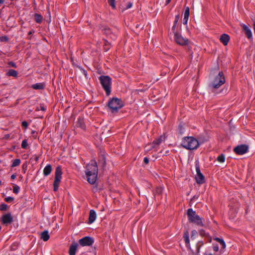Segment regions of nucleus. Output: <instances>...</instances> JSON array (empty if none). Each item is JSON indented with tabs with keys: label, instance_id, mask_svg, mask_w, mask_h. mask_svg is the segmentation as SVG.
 I'll return each mask as SVG.
<instances>
[{
	"label": "nucleus",
	"instance_id": "nucleus-1",
	"mask_svg": "<svg viewBox=\"0 0 255 255\" xmlns=\"http://www.w3.org/2000/svg\"><path fill=\"white\" fill-rule=\"evenodd\" d=\"M98 169L97 163L95 160H91L86 166L85 174L88 182L91 184H94L97 179Z\"/></svg>",
	"mask_w": 255,
	"mask_h": 255
},
{
	"label": "nucleus",
	"instance_id": "nucleus-2",
	"mask_svg": "<svg viewBox=\"0 0 255 255\" xmlns=\"http://www.w3.org/2000/svg\"><path fill=\"white\" fill-rule=\"evenodd\" d=\"M225 77L223 72H219L217 74L210 76V83L209 85L210 89L212 92L219 88L225 83Z\"/></svg>",
	"mask_w": 255,
	"mask_h": 255
},
{
	"label": "nucleus",
	"instance_id": "nucleus-3",
	"mask_svg": "<svg viewBox=\"0 0 255 255\" xmlns=\"http://www.w3.org/2000/svg\"><path fill=\"white\" fill-rule=\"evenodd\" d=\"M181 145L185 149L194 150L198 147L199 143L198 140L194 137L187 136L182 139Z\"/></svg>",
	"mask_w": 255,
	"mask_h": 255
},
{
	"label": "nucleus",
	"instance_id": "nucleus-4",
	"mask_svg": "<svg viewBox=\"0 0 255 255\" xmlns=\"http://www.w3.org/2000/svg\"><path fill=\"white\" fill-rule=\"evenodd\" d=\"M187 215L188 221L190 223H193L199 227H203L204 226L203 219L198 215L196 212L192 208H189L187 210Z\"/></svg>",
	"mask_w": 255,
	"mask_h": 255
},
{
	"label": "nucleus",
	"instance_id": "nucleus-5",
	"mask_svg": "<svg viewBox=\"0 0 255 255\" xmlns=\"http://www.w3.org/2000/svg\"><path fill=\"white\" fill-rule=\"evenodd\" d=\"M99 79L106 95L109 96L111 93L112 79L109 76L102 75Z\"/></svg>",
	"mask_w": 255,
	"mask_h": 255
},
{
	"label": "nucleus",
	"instance_id": "nucleus-6",
	"mask_svg": "<svg viewBox=\"0 0 255 255\" xmlns=\"http://www.w3.org/2000/svg\"><path fill=\"white\" fill-rule=\"evenodd\" d=\"M108 106L112 112H117L124 106L123 102L118 98H113L108 103Z\"/></svg>",
	"mask_w": 255,
	"mask_h": 255
},
{
	"label": "nucleus",
	"instance_id": "nucleus-7",
	"mask_svg": "<svg viewBox=\"0 0 255 255\" xmlns=\"http://www.w3.org/2000/svg\"><path fill=\"white\" fill-rule=\"evenodd\" d=\"M62 171L60 166H57L55 172V179L53 183V189L57 191L58 189L62 178Z\"/></svg>",
	"mask_w": 255,
	"mask_h": 255
},
{
	"label": "nucleus",
	"instance_id": "nucleus-8",
	"mask_svg": "<svg viewBox=\"0 0 255 255\" xmlns=\"http://www.w3.org/2000/svg\"><path fill=\"white\" fill-rule=\"evenodd\" d=\"M174 39L177 44L180 45H186L188 44L189 40L187 38L183 37L177 32H174Z\"/></svg>",
	"mask_w": 255,
	"mask_h": 255
},
{
	"label": "nucleus",
	"instance_id": "nucleus-9",
	"mask_svg": "<svg viewBox=\"0 0 255 255\" xmlns=\"http://www.w3.org/2000/svg\"><path fill=\"white\" fill-rule=\"evenodd\" d=\"M196 175L195 179L196 182L199 184H202L205 182V177L203 174L201 172L199 165L196 163Z\"/></svg>",
	"mask_w": 255,
	"mask_h": 255
},
{
	"label": "nucleus",
	"instance_id": "nucleus-10",
	"mask_svg": "<svg viewBox=\"0 0 255 255\" xmlns=\"http://www.w3.org/2000/svg\"><path fill=\"white\" fill-rule=\"evenodd\" d=\"M94 242V239L89 236L85 237L79 241V244L82 247L92 246Z\"/></svg>",
	"mask_w": 255,
	"mask_h": 255
},
{
	"label": "nucleus",
	"instance_id": "nucleus-11",
	"mask_svg": "<svg viewBox=\"0 0 255 255\" xmlns=\"http://www.w3.org/2000/svg\"><path fill=\"white\" fill-rule=\"evenodd\" d=\"M249 146L246 144H241L237 146L234 149V152L239 155H243L248 152Z\"/></svg>",
	"mask_w": 255,
	"mask_h": 255
},
{
	"label": "nucleus",
	"instance_id": "nucleus-12",
	"mask_svg": "<svg viewBox=\"0 0 255 255\" xmlns=\"http://www.w3.org/2000/svg\"><path fill=\"white\" fill-rule=\"evenodd\" d=\"M1 221L4 225H7L13 222V217L10 213H7L1 217Z\"/></svg>",
	"mask_w": 255,
	"mask_h": 255
},
{
	"label": "nucleus",
	"instance_id": "nucleus-13",
	"mask_svg": "<svg viewBox=\"0 0 255 255\" xmlns=\"http://www.w3.org/2000/svg\"><path fill=\"white\" fill-rule=\"evenodd\" d=\"M103 31L106 35L109 36L111 39L114 40L116 39V35L112 33L110 28L108 27H104L103 29Z\"/></svg>",
	"mask_w": 255,
	"mask_h": 255
},
{
	"label": "nucleus",
	"instance_id": "nucleus-14",
	"mask_svg": "<svg viewBox=\"0 0 255 255\" xmlns=\"http://www.w3.org/2000/svg\"><path fill=\"white\" fill-rule=\"evenodd\" d=\"M241 26L245 31L246 34L248 38H251L253 37L252 32L250 28L245 24H242Z\"/></svg>",
	"mask_w": 255,
	"mask_h": 255
},
{
	"label": "nucleus",
	"instance_id": "nucleus-15",
	"mask_svg": "<svg viewBox=\"0 0 255 255\" xmlns=\"http://www.w3.org/2000/svg\"><path fill=\"white\" fill-rule=\"evenodd\" d=\"M96 217L97 215L96 212L94 210H91L90 211L88 223H93L96 220Z\"/></svg>",
	"mask_w": 255,
	"mask_h": 255
},
{
	"label": "nucleus",
	"instance_id": "nucleus-16",
	"mask_svg": "<svg viewBox=\"0 0 255 255\" xmlns=\"http://www.w3.org/2000/svg\"><path fill=\"white\" fill-rule=\"evenodd\" d=\"M220 40L224 45H227L230 40V36L227 34H223L221 36Z\"/></svg>",
	"mask_w": 255,
	"mask_h": 255
},
{
	"label": "nucleus",
	"instance_id": "nucleus-17",
	"mask_svg": "<svg viewBox=\"0 0 255 255\" xmlns=\"http://www.w3.org/2000/svg\"><path fill=\"white\" fill-rule=\"evenodd\" d=\"M99 164L103 167H104L106 165V157L104 153L101 154L99 159Z\"/></svg>",
	"mask_w": 255,
	"mask_h": 255
},
{
	"label": "nucleus",
	"instance_id": "nucleus-18",
	"mask_svg": "<svg viewBox=\"0 0 255 255\" xmlns=\"http://www.w3.org/2000/svg\"><path fill=\"white\" fill-rule=\"evenodd\" d=\"M78 244L77 243L73 244L69 248V255H76L77 249L78 247Z\"/></svg>",
	"mask_w": 255,
	"mask_h": 255
},
{
	"label": "nucleus",
	"instance_id": "nucleus-19",
	"mask_svg": "<svg viewBox=\"0 0 255 255\" xmlns=\"http://www.w3.org/2000/svg\"><path fill=\"white\" fill-rule=\"evenodd\" d=\"M164 138L161 136L159 138L155 139L153 142H152V147H154L156 145H159L161 143L163 142L164 140Z\"/></svg>",
	"mask_w": 255,
	"mask_h": 255
},
{
	"label": "nucleus",
	"instance_id": "nucleus-20",
	"mask_svg": "<svg viewBox=\"0 0 255 255\" xmlns=\"http://www.w3.org/2000/svg\"><path fill=\"white\" fill-rule=\"evenodd\" d=\"M183 238L187 247L190 246L189 235L187 231H186L183 235Z\"/></svg>",
	"mask_w": 255,
	"mask_h": 255
},
{
	"label": "nucleus",
	"instance_id": "nucleus-21",
	"mask_svg": "<svg viewBox=\"0 0 255 255\" xmlns=\"http://www.w3.org/2000/svg\"><path fill=\"white\" fill-rule=\"evenodd\" d=\"M214 240L218 242L221 245H222V247L223 249H225L226 248V243L222 238L215 237L214 238Z\"/></svg>",
	"mask_w": 255,
	"mask_h": 255
},
{
	"label": "nucleus",
	"instance_id": "nucleus-22",
	"mask_svg": "<svg viewBox=\"0 0 255 255\" xmlns=\"http://www.w3.org/2000/svg\"><path fill=\"white\" fill-rule=\"evenodd\" d=\"M179 19V15H176L175 17V19H174V21L173 25V26L172 27V28H171V30H172L173 33L177 32L175 30V29L176 28L177 24V22H178Z\"/></svg>",
	"mask_w": 255,
	"mask_h": 255
},
{
	"label": "nucleus",
	"instance_id": "nucleus-23",
	"mask_svg": "<svg viewBox=\"0 0 255 255\" xmlns=\"http://www.w3.org/2000/svg\"><path fill=\"white\" fill-rule=\"evenodd\" d=\"M31 87L34 89L40 90L44 88V85L42 83H36L31 86Z\"/></svg>",
	"mask_w": 255,
	"mask_h": 255
},
{
	"label": "nucleus",
	"instance_id": "nucleus-24",
	"mask_svg": "<svg viewBox=\"0 0 255 255\" xmlns=\"http://www.w3.org/2000/svg\"><path fill=\"white\" fill-rule=\"evenodd\" d=\"M6 75L9 76L16 77L17 76V72L14 70L10 69L7 72Z\"/></svg>",
	"mask_w": 255,
	"mask_h": 255
},
{
	"label": "nucleus",
	"instance_id": "nucleus-25",
	"mask_svg": "<svg viewBox=\"0 0 255 255\" xmlns=\"http://www.w3.org/2000/svg\"><path fill=\"white\" fill-rule=\"evenodd\" d=\"M41 238L44 241H48V231L47 230L44 231L41 234Z\"/></svg>",
	"mask_w": 255,
	"mask_h": 255
},
{
	"label": "nucleus",
	"instance_id": "nucleus-26",
	"mask_svg": "<svg viewBox=\"0 0 255 255\" xmlns=\"http://www.w3.org/2000/svg\"><path fill=\"white\" fill-rule=\"evenodd\" d=\"M190 9L189 7H186L184 13V18H189Z\"/></svg>",
	"mask_w": 255,
	"mask_h": 255
},
{
	"label": "nucleus",
	"instance_id": "nucleus-27",
	"mask_svg": "<svg viewBox=\"0 0 255 255\" xmlns=\"http://www.w3.org/2000/svg\"><path fill=\"white\" fill-rule=\"evenodd\" d=\"M217 160L219 162H221V163L224 162L225 161V157L224 154H222L220 155L217 157Z\"/></svg>",
	"mask_w": 255,
	"mask_h": 255
},
{
	"label": "nucleus",
	"instance_id": "nucleus-28",
	"mask_svg": "<svg viewBox=\"0 0 255 255\" xmlns=\"http://www.w3.org/2000/svg\"><path fill=\"white\" fill-rule=\"evenodd\" d=\"M163 191V188L162 187H157L154 190V193L156 195H159L161 194Z\"/></svg>",
	"mask_w": 255,
	"mask_h": 255
},
{
	"label": "nucleus",
	"instance_id": "nucleus-29",
	"mask_svg": "<svg viewBox=\"0 0 255 255\" xmlns=\"http://www.w3.org/2000/svg\"><path fill=\"white\" fill-rule=\"evenodd\" d=\"M20 160L19 159H15L13 161L12 167H15L19 165Z\"/></svg>",
	"mask_w": 255,
	"mask_h": 255
},
{
	"label": "nucleus",
	"instance_id": "nucleus-30",
	"mask_svg": "<svg viewBox=\"0 0 255 255\" xmlns=\"http://www.w3.org/2000/svg\"><path fill=\"white\" fill-rule=\"evenodd\" d=\"M42 16L38 14H35V19L37 22L40 23L42 20Z\"/></svg>",
	"mask_w": 255,
	"mask_h": 255
},
{
	"label": "nucleus",
	"instance_id": "nucleus-31",
	"mask_svg": "<svg viewBox=\"0 0 255 255\" xmlns=\"http://www.w3.org/2000/svg\"><path fill=\"white\" fill-rule=\"evenodd\" d=\"M77 126L80 127L82 128H84L85 127L84 124L83 123L82 121L80 119H79L78 121Z\"/></svg>",
	"mask_w": 255,
	"mask_h": 255
},
{
	"label": "nucleus",
	"instance_id": "nucleus-32",
	"mask_svg": "<svg viewBox=\"0 0 255 255\" xmlns=\"http://www.w3.org/2000/svg\"><path fill=\"white\" fill-rule=\"evenodd\" d=\"M19 187L16 185H14L13 186V192L15 194H17L19 191Z\"/></svg>",
	"mask_w": 255,
	"mask_h": 255
},
{
	"label": "nucleus",
	"instance_id": "nucleus-33",
	"mask_svg": "<svg viewBox=\"0 0 255 255\" xmlns=\"http://www.w3.org/2000/svg\"><path fill=\"white\" fill-rule=\"evenodd\" d=\"M109 4L115 9L116 8L115 0H108Z\"/></svg>",
	"mask_w": 255,
	"mask_h": 255
},
{
	"label": "nucleus",
	"instance_id": "nucleus-34",
	"mask_svg": "<svg viewBox=\"0 0 255 255\" xmlns=\"http://www.w3.org/2000/svg\"><path fill=\"white\" fill-rule=\"evenodd\" d=\"M198 233L196 230H193L191 232V238L193 240L195 238L196 236H197Z\"/></svg>",
	"mask_w": 255,
	"mask_h": 255
},
{
	"label": "nucleus",
	"instance_id": "nucleus-35",
	"mask_svg": "<svg viewBox=\"0 0 255 255\" xmlns=\"http://www.w3.org/2000/svg\"><path fill=\"white\" fill-rule=\"evenodd\" d=\"M21 147L24 149H25L27 148V141L26 140H23L22 141V143H21Z\"/></svg>",
	"mask_w": 255,
	"mask_h": 255
},
{
	"label": "nucleus",
	"instance_id": "nucleus-36",
	"mask_svg": "<svg viewBox=\"0 0 255 255\" xmlns=\"http://www.w3.org/2000/svg\"><path fill=\"white\" fill-rule=\"evenodd\" d=\"M7 206L6 204H2L0 206V210L1 211H5L7 209Z\"/></svg>",
	"mask_w": 255,
	"mask_h": 255
},
{
	"label": "nucleus",
	"instance_id": "nucleus-37",
	"mask_svg": "<svg viewBox=\"0 0 255 255\" xmlns=\"http://www.w3.org/2000/svg\"><path fill=\"white\" fill-rule=\"evenodd\" d=\"M80 70V71L86 77H87V71H86L84 69L81 68V67H80L79 68Z\"/></svg>",
	"mask_w": 255,
	"mask_h": 255
},
{
	"label": "nucleus",
	"instance_id": "nucleus-38",
	"mask_svg": "<svg viewBox=\"0 0 255 255\" xmlns=\"http://www.w3.org/2000/svg\"><path fill=\"white\" fill-rule=\"evenodd\" d=\"M13 198L11 197H6L5 198V201L6 202H12L13 200Z\"/></svg>",
	"mask_w": 255,
	"mask_h": 255
},
{
	"label": "nucleus",
	"instance_id": "nucleus-39",
	"mask_svg": "<svg viewBox=\"0 0 255 255\" xmlns=\"http://www.w3.org/2000/svg\"><path fill=\"white\" fill-rule=\"evenodd\" d=\"M0 40L1 41L6 42L8 40V38L7 36H1L0 37Z\"/></svg>",
	"mask_w": 255,
	"mask_h": 255
},
{
	"label": "nucleus",
	"instance_id": "nucleus-40",
	"mask_svg": "<svg viewBox=\"0 0 255 255\" xmlns=\"http://www.w3.org/2000/svg\"><path fill=\"white\" fill-rule=\"evenodd\" d=\"M213 249L215 252H218L219 251V247L217 244L213 245Z\"/></svg>",
	"mask_w": 255,
	"mask_h": 255
},
{
	"label": "nucleus",
	"instance_id": "nucleus-41",
	"mask_svg": "<svg viewBox=\"0 0 255 255\" xmlns=\"http://www.w3.org/2000/svg\"><path fill=\"white\" fill-rule=\"evenodd\" d=\"M43 173L45 175H48V165L46 166L44 169Z\"/></svg>",
	"mask_w": 255,
	"mask_h": 255
},
{
	"label": "nucleus",
	"instance_id": "nucleus-42",
	"mask_svg": "<svg viewBox=\"0 0 255 255\" xmlns=\"http://www.w3.org/2000/svg\"><path fill=\"white\" fill-rule=\"evenodd\" d=\"M22 126L24 127L25 128H26L28 126V124L26 121H23L22 123Z\"/></svg>",
	"mask_w": 255,
	"mask_h": 255
},
{
	"label": "nucleus",
	"instance_id": "nucleus-43",
	"mask_svg": "<svg viewBox=\"0 0 255 255\" xmlns=\"http://www.w3.org/2000/svg\"><path fill=\"white\" fill-rule=\"evenodd\" d=\"M188 18H184L183 20V24L184 25H187L188 22Z\"/></svg>",
	"mask_w": 255,
	"mask_h": 255
},
{
	"label": "nucleus",
	"instance_id": "nucleus-44",
	"mask_svg": "<svg viewBox=\"0 0 255 255\" xmlns=\"http://www.w3.org/2000/svg\"><path fill=\"white\" fill-rule=\"evenodd\" d=\"M8 64L13 67L16 68V64L13 62H9Z\"/></svg>",
	"mask_w": 255,
	"mask_h": 255
},
{
	"label": "nucleus",
	"instance_id": "nucleus-45",
	"mask_svg": "<svg viewBox=\"0 0 255 255\" xmlns=\"http://www.w3.org/2000/svg\"><path fill=\"white\" fill-rule=\"evenodd\" d=\"M144 162L145 164H148L149 162L148 158L147 157H145L143 159Z\"/></svg>",
	"mask_w": 255,
	"mask_h": 255
},
{
	"label": "nucleus",
	"instance_id": "nucleus-46",
	"mask_svg": "<svg viewBox=\"0 0 255 255\" xmlns=\"http://www.w3.org/2000/svg\"><path fill=\"white\" fill-rule=\"evenodd\" d=\"M131 6H132V3H128V5L127 6V9L131 7Z\"/></svg>",
	"mask_w": 255,
	"mask_h": 255
},
{
	"label": "nucleus",
	"instance_id": "nucleus-47",
	"mask_svg": "<svg viewBox=\"0 0 255 255\" xmlns=\"http://www.w3.org/2000/svg\"><path fill=\"white\" fill-rule=\"evenodd\" d=\"M52 170V167L49 164V174L51 172Z\"/></svg>",
	"mask_w": 255,
	"mask_h": 255
},
{
	"label": "nucleus",
	"instance_id": "nucleus-48",
	"mask_svg": "<svg viewBox=\"0 0 255 255\" xmlns=\"http://www.w3.org/2000/svg\"><path fill=\"white\" fill-rule=\"evenodd\" d=\"M16 177V176L14 174H12L11 176V178L12 179H14Z\"/></svg>",
	"mask_w": 255,
	"mask_h": 255
},
{
	"label": "nucleus",
	"instance_id": "nucleus-49",
	"mask_svg": "<svg viewBox=\"0 0 255 255\" xmlns=\"http://www.w3.org/2000/svg\"><path fill=\"white\" fill-rule=\"evenodd\" d=\"M171 0H166V4H168V3H169V2H170Z\"/></svg>",
	"mask_w": 255,
	"mask_h": 255
},
{
	"label": "nucleus",
	"instance_id": "nucleus-50",
	"mask_svg": "<svg viewBox=\"0 0 255 255\" xmlns=\"http://www.w3.org/2000/svg\"><path fill=\"white\" fill-rule=\"evenodd\" d=\"M40 109L41 110L45 111L46 110L43 106H40Z\"/></svg>",
	"mask_w": 255,
	"mask_h": 255
},
{
	"label": "nucleus",
	"instance_id": "nucleus-51",
	"mask_svg": "<svg viewBox=\"0 0 255 255\" xmlns=\"http://www.w3.org/2000/svg\"><path fill=\"white\" fill-rule=\"evenodd\" d=\"M4 2V0H0V4H2Z\"/></svg>",
	"mask_w": 255,
	"mask_h": 255
},
{
	"label": "nucleus",
	"instance_id": "nucleus-52",
	"mask_svg": "<svg viewBox=\"0 0 255 255\" xmlns=\"http://www.w3.org/2000/svg\"><path fill=\"white\" fill-rule=\"evenodd\" d=\"M205 255H212L211 253L210 254H205Z\"/></svg>",
	"mask_w": 255,
	"mask_h": 255
},
{
	"label": "nucleus",
	"instance_id": "nucleus-53",
	"mask_svg": "<svg viewBox=\"0 0 255 255\" xmlns=\"http://www.w3.org/2000/svg\"><path fill=\"white\" fill-rule=\"evenodd\" d=\"M32 32H33L32 31H30L28 33H29V34H31L32 33Z\"/></svg>",
	"mask_w": 255,
	"mask_h": 255
},
{
	"label": "nucleus",
	"instance_id": "nucleus-54",
	"mask_svg": "<svg viewBox=\"0 0 255 255\" xmlns=\"http://www.w3.org/2000/svg\"><path fill=\"white\" fill-rule=\"evenodd\" d=\"M2 183V182L0 180V185H1Z\"/></svg>",
	"mask_w": 255,
	"mask_h": 255
},
{
	"label": "nucleus",
	"instance_id": "nucleus-55",
	"mask_svg": "<svg viewBox=\"0 0 255 255\" xmlns=\"http://www.w3.org/2000/svg\"><path fill=\"white\" fill-rule=\"evenodd\" d=\"M50 20H49L48 23H50Z\"/></svg>",
	"mask_w": 255,
	"mask_h": 255
},
{
	"label": "nucleus",
	"instance_id": "nucleus-56",
	"mask_svg": "<svg viewBox=\"0 0 255 255\" xmlns=\"http://www.w3.org/2000/svg\"><path fill=\"white\" fill-rule=\"evenodd\" d=\"M1 230V227L0 226V230Z\"/></svg>",
	"mask_w": 255,
	"mask_h": 255
}]
</instances>
